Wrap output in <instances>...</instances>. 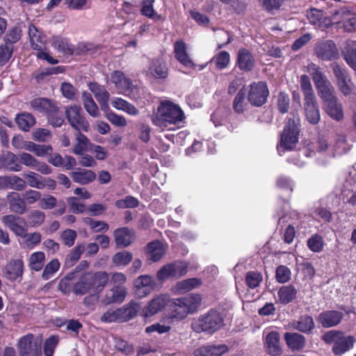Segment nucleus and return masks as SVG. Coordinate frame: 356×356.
Segmentation results:
<instances>
[{"instance_id":"2eb2a0df","label":"nucleus","mask_w":356,"mask_h":356,"mask_svg":"<svg viewBox=\"0 0 356 356\" xmlns=\"http://www.w3.org/2000/svg\"><path fill=\"white\" fill-rule=\"evenodd\" d=\"M19 156L21 165L23 164L26 167L33 168L42 175H49L51 173L52 170L47 163L40 162L33 155L23 152L19 154Z\"/></svg>"},{"instance_id":"39448f33","label":"nucleus","mask_w":356,"mask_h":356,"mask_svg":"<svg viewBox=\"0 0 356 356\" xmlns=\"http://www.w3.org/2000/svg\"><path fill=\"white\" fill-rule=\"evenodd\" d=\"M223 325V318L219 312L211 310L204 316L195 320L191 325L196 332H206L212 334Z\"/></svg>"},{"instance_id":"5fc2aeb1","label":"nucleus","mask_w":356,"mask_h":356,"mask_svg":"<svg viewBox=\"0 0 356 356\" xmlns=\"http://www.w3.org/2000/svg\"><path fill=\"white\" fill-rule=\"evenodd\" d=\"M132 254L128 251L115 253L112 257V262L117 266H125L132 260Z\"/></svg>"},{"instance_id":"bf43d9fd","label":"nucleus","mask_w":356,"mask_h":356,"mask_svg":"<svg viewBox=\"0 0 356 356\" xmlns=\"http://www.w3.org/2000/svg\"><path fill=\"white\" fill-rule=\"evenodd\" d=\"M247 106L245 101V91L240 90L235 97L233 102L234 111L238 113H243Z\"/></svg>"},{"instance_id":"4468645a","label":"nucleus","mask_w":356,"mask_h":356,"mask_svg":"<svg viewBox=\"0 0 356 356\" xmlns=\"http://www.w3.org/2000/svg\"><path fill=\"white\" fill-rule=\"evenodd\" d=\"M111 82L115 85L119 93L130 95L133 90V83L121 71H114L111 74Z\"/></svg>"},{"instance_id":"ea45409f","label":"nucleus","mask_w":356,"mask_h":356,"mask_svg":"<svg viewBox=\"0 0 356 356\" xmlns=\"http://www.w3.org/2000/svg\"><path fill=\"white\" fill-rule=\"evenodd\" d=\"M184 303L185 302H184L182 298L174 299L171 302L170 307L172 312L173 313V317L183 319L187 316L188 314H190L186 306H185Z\"/></svg>"},{"instance_id":"f257e3e1","label":"nucleus","mask_w":356,"mask_h":356,"mask_svg":"<svg viewBox=\"0 0 356 356\" xmlns=\"http://www.w3.org/2000/svg\"><path fill=\"white\" fill-rule=\"evenodd\" d=\"M184 119V113L181 108L166 101L161 103L158 108L156 118L153 120V122L161 128L174 129L172 126L179 127Z\"/></svg>"},{"instance_id":"7ed1b4c3","label":"nucleus","mask_w":356,"mask_h":356,"mask_svg":"<svg viewBox=\"0 0 356 356\" xmlns=\"http://www.w3.org/2000/svg\"><path fill=\"white\" fill-rule=\"evenodd\" d=\"M322 339L327 344H333L332 351L335 355H341L350 350L355 342L353 336L345 335L339 330H330L325 332Z\"/></svg>"},{"instance_id":"49530a36","label":"nucleus","mask_w":356,"mask_h":356,"mask_svg":"<svg viewBox=\"0 0 356 356\" xmlns=\"http://www.w3.org/2000/svg\"><path fill=\"white\" fill-rule=\"evenodd\" d=\"M51 45L59 52L65 55H72L74 52L72 45L66 39L54 37L51 40Z\"/></svg>"},{"instance_id":"0e129e2a","label":"nucleus","mask_w":356,"mask_h":356,"mask_svg":"<svg viewBox=\"0 0 356 356\" xmlns=\"http://www.w3.org/2000/svg\"><path fill=\"white\" fill-rule=\"evenodd\" d=\"M26 184L25 180L17 175L8 176V188L16 191H23L25 189Z\"/></svg>"},{"instance_id":"9b49d317","label":"nucleus","mask_w":356,"mask_h":356,"mask_svg":"<svg viewBox=\"0 0 356 356\" xmlns=\"http://www.w3.org/2000/svg\"><path fill=\"white\" fill-rule=\"evenodd\" d=\"M268 95V90L265 82L253 83L250 86L248 101L254 106H260L264 104Z\"/></svg>"},{"instance_id":"58836bf2","label":"nucleus","mask_w":356,"mask_h":356,"mask_svg":"<svg viewBox=\"0 0 356 356\" xmlns=\"http://www.w3.org/2000/svg\"><path fill=\"white\" fill-rule=\"evenodd\" d=\"M297 295V290L292 285L282 286L278 291L277 296L279 302L286 305L293 300Z\"/></svg>"},{"instance_id":"393cba45","label":"nucleus","mask_w":356,"mask_h":356,"mask_svg":"<svg viewBox=\"0 0 356 356\" xmlns=\"http://www.w3.org/2000/svg\"><path fill=\"white\" fill-rule=\"evenodd\" d=\"M228 350L225 344L208 345L200 347L194 351L195 356H221Z\"/></svg>"},{"instance_id":"0eeeda50","label":"nucleus","mask_w":356,"mask_h":356,"mask_svg":"<svg viewBox=\"0 0 356 356\" xmlns=\"http://www.w3.org/2000/svg\"><path fill=\"white\" fill-rule=\"evenodd\" d=\"M323 100L325 112L332 120L340 122L344 118V112L341 103L334 93V90L320 97Z\"/></svg>"},{"instance_id":"423d86ee","label":"nucleus","mask_w":356,"mask_h":356,"mask_svg":"<svg viewBox=\"0 0 356 356\" xmlns=\"http://www.w3.org/2000/svg\"><path fill=\"white\" fill-rule=\"evenodd\" d=\"M42 338L28 334L22 337L17 343L19 356H42L41 350Z\"/></svg>"},{"instance_id":"6e6d98bb","label":"nucleus","mask_w":356,"mask_h":356,"mask_svg":"<svg viewBox=\"0 0 356 356\" xmlns=\"http://www.w3.org/2000/svg\"><path fill=\"white\" fill-rule=\"evenodd\" d=\"M300 84L304 95V99L315 97L311 81L308 76L305 74L301 75Z\"/></svg>"},{"instance_id":"338daca9","label":"nucleus","mask_w":356,"mask_h":356,"mask_svg":"<svg viewBox=\"0 0 356 356\" xmlns=\"http://www.w3.org/2000/svg\"><path fill=\"white\" fill-rule=\"evenodd\" d=\"M115 347L119 351L124 353L127 356L132 355L134 352V346L126 341L118 338L115 339Z\"/></svg>"},{"instance_id":"052dcab7","label":"nucleus","mask_w":356,"mask_h":356,"mask_svg":"<svg viewBox=\"0 0 356 356\" xmlns=\"http://www.w3.org/2000/svg\"><path fill=\"white\" fill-rule=\"evenodd\" d=\"M60 268V263L58 259H54L49 261L46 266L42 274V277L47 280L50 279L53 275L58 271Z\"/></svg>"},{"instance_id":"e433bc0d","label":"nucleus","mask_w":356,"mask_h":356,"mask_svg":"<svg viewBox=\"0 0 356 356\" xmlns=\"http://www.w3.org/2000/svg\"><path fill=\"white\" fill-rule=\"evenodd\" d=\"M126 291L124 289L115 286L113 287L110 292L107 293L103 298V302L108 305L113 302H122L126 296Z\"/></svg>"},{"instance_id":"a211bd4d","label":"nucleus","mask_w":356,"mask_h":356,"mask_svg":"<svg viewBox=\"0 0 356 356\" xmlns=\"http://www.w3.org/2000/svg\"><path fill=\"white\" fill-rule=\"evenodd\" d=\"M3 272L6 278L15 281L22 276L24 273V261L22 259H11L4 266Z\"/></svg>"},{"instance_id":"680f3d73","label":"nucleus","mask_w":356,"mask_h":356,"mask_svg":"<svg viewBox=\"0 0 356 356\" xmlns=\"http://www.w3.org/2000/svg\"><path fill=\"white\" fill-rule=\"evenodd\" d=\"M108 108L106 111H107L106 113V118L111 124L120 127H124L127 126V122L124 116L118 115L117 113L111 111H108Z\"/></svg>"},{"instance_id":"f03ea898","label":"nucleus","mask_w":356,"mask_h":356,"mask_svg":"<svg viewBox=\"0 0 356 356\" xmlns=\"http://www.w3.org/2000/svg\"><path fill=\"white\" fill-rule=\"evenodd\" d=\"M140 309L139 304L131 302L121 307L109 308L100 317L105 323H124L134 318Z\"/></svg>"},{"instance_id":"4c0bfd02","label":"nucleus","mask_w":356,"mask_h":356,"mask_svg":"<svg viewBox=\"0 0 356 356\" xmlns=\"http://www.w3.org/2000/svg\"><path fill=\"white\" fill-rule=\"evenodd\" d=\"M111 105L117 110L122 111L130 115H137L139 113L138 109L127 101L115 97L111 101Z\"/></svg>"},{"instance_id":"a18cd8bd","label":"nucleus","mask_w":356,"mask_h":356,"mask_svg":"<svg viewBox=\"0 0 356 356\" xmlns=\"http://www.w3.org/2000/svg\"><path fill=\"white\" fill-rule=\"evenodd\" d=\"M45 255L44 252L38 251L32 253L29 259V266L31 270L39 271L44 266Z\"/></svg>"},{"instance_id":"774afa93","label":"nucleus","mask_w":356,"mask_h":356,"mask_svg":"<svg viewBox=\"0 0 356 356\" xmlns=\"http://www.w3.org/2000/svg\"><path fill=\"white\" fill-rule=\"evenodd\" d=\"M58 343V337L51 336L46 339L44 344V353L45 356H53L54 350Z\"/></svg>"},{"instance_id":"6ab92c4d","label":"nucleus","mask_w":356,"mask_h":356,"mask_svg":"<svg viewBox=\"0 0 356 356\" xmlns=\"http://www.w3.org/2000/svg\"><path fill=\"white\" fill-rule=\"evenodd\" d=\"M136 292L140 297H145L149 294L156 287L154 279L149 275H140L135 280Z\"/></svg>"},{"instance_id":"bb28decb","label":"nucleus","mask_w":356,"mask_h":356,"mask_svg":"<svg viewBox=\"0 0 356 356\" xmlns=\"http://www.w3.org/2000/svg\"><path fill=\"white\" fill-rule=\"evenodd\" d=\"M91 276L90 273H86L83 274L79 280L74 284L72 291L76 295H84L88 293H93L92 286Z\"/></svg>"},{"instance_id":"c9c22d12","label":"nucleus","mask_w":356,"mask_h":356,"mask_svg":"<svg viewBox=\"0 0 356 356\" xmlns=\"http://www.w3.org/2000/svg\"><path fill=\"white\" fill-rule=\"evenodd\" d=\"M284 339L287 346L292 350H299L305 345V338L298 333L286 332Z\"/></svg>"},{"instance_id":"c85d7f7f","label":"nucleus","mask_w":356,"mask_h":356,"mask_svg":"<svg viewBox=\"0 0 356 356\" xmlns=\"http://www.w3.org/2000/svg\"><path fill=\"white\" fill-rule=\"evenodd\" d=\"M115 241L118 246L127 247L134 239V232L127 227H122L115 230Z\"/></svg>"},{"instance_id":"cd10ccee","label":"nucleus","mask_w":356,"mask_h":356,"mask_svg":"<svg viewBox=\"0 0 356 356\" xmlns=\"http://www.w3.org/2000/svg\"><path fill=\"white\" fill-rule=\"evenodd\" d=\"M1 166L12 172H19L22 166L19 161V156L12 152H8L0 157Z\"/></svg>"},{"instance_id":"864d4df0","label":"nucleus","mask_w":356,"mask_h":356,"mask_svg":"<svg viewBox=\"0 0 356 356\" xmlns=\"http://www.w3.org/2000/svg\"><path fill=\"white\" fill-rule=\"evenodd\" d=\"M263 281V276L258 271H250L245 275V284L250 289H256Z\"/></svg>"},{"instance_id":"b1692460","label":"nucleus","mask_w":356,"mask_h":356,"mask_svg":"<svg viewBox=\"0 0 356 356\" xmlns=\"http://www.w3.org/2000/svg\"><path fill=\"white\" fill-rule=\"evenodd\" d=\"M147 74L155 79H165L168 75V68L161 60H153L148 67Z\"/></svg>"},{"instance_id":"9d476101","label":"nucleus","mask_w":356,"mask_h":356,"mask_svg":"<svg viewBox=\"0 0 356 356\" xmlns=\"http://www.w3.org/2000/svg\"><path fill=\"white\" fill-rule=\"evenodd\" d=\"M65 116L70 125L76 130L88 131L89 123L82 114L79 106H70L65 108Z\"/></svg>"},{"instance_id":"f704fd0d","label":"nucleus","mask_w":356,"mask_h":356,"mask_svg":"<svg viewBox=\"0 0 356 356\" xmlns=\"http://www.w3.org/2000/svg\"><path fill=\"white\" fill-rule=\"evenodd\" d=\"M74 181L80 184H88L95 179L96 174L90 170L79 169L71 173Z\"/></svg>"},{"instance_id":"a878e982","label":"nucleus","mask_w":356,"mask_h":356,"mask_svg":"<svg viewBox=\"0 0 356 356\" xmlns=\"http://www.w3.org/2000/svg\"><path fill=\"white\" fill-rule=\"evenodd\" d=\"M175 58L185 67L191 68L194 67L192 60L186 52V44L181 40L177 41L174 44Z\"/></svg>"},{"instance_id":"5701e85b","label":"nucleus","mask_w":356,"mask_h":356,"mask_svg":"<svg viewBox=\"0 0 356 356\" xmlns=\"http://www.w3.org/2000/svg\"><path fill=\"white\" fill-rule=\"evenodd\" d=\"M304 101L307 119L311 124H317L320 120V112L316 97L304 99Z\"/></svg>"},{"instance_id":"de8ad7c7","label":"nucleus","mask_w":356,"mask_h":356,"mask_svg":"<svg viewBox=\"0 0 356 356\" xmlns=\"http://www.w3.org/2000/svg\"><path fill=\"white\" fill-rule=\"evenodd\" d=\"M86 249L83 244L77 245L72 252L67 255L65 261V266L67 268H70L74 265V264L80 259L81 255L83 254Z\"/></svg>"},{"instance_id":"ddd939ff","label":"nucleus","mask_w":356,"mask_h":356,"mask_svg":"<svg viewBox=\"0 0 356 356\" xmlns=\"http://www.w3.org/2000/svg\"><path fill=\"white\" fill-rule=\"evenodd\" d=\"M318 58L323 60H332L339 57V52L335 44L332 40L318 42L314 48Z\"/></svg>"},{"instance_id":"e2e57ef3","label":"nucleus","mask_w":356,"mask_h":356,"mask_svg":"<svg viewBox=\"0 0 356 356\" xmlns=\"http://www.w3.org/2000/svg\"><path fill=\"white\" fill-rule=\"evenodd\" d=\"M44 213L38 210L32 211L28 216L29 223L31 227L42 225L44 221Z\"/></svg>"},{"instance_id":"4be33fe9","label":"nucleus","mask_w":356,"mask_h":356,"mask_svg":"<svg viewBox=\"0 0 356 356\" xmlns=\"http://www.w3.org/2000/svg\"><path fill=\"white\" fill-rule=\"evenodd\" d=\"M264 345L266 352L270 355L277 356L282 353L280 335L277 332H271L267 334Z\"/></svg>"},{"instance_id":"c756f323","label":"nucleus","mask_w":356,"mask_h":356,"mask_svg":"<svg viewBox=\"0 0 356 356\" xmlns=\"http://www.w3.org/2000/svg\"><path fill=\"white\" fill-rule=\"evenodd\" d=\"M254 63V59L249 50L246 49H239L237 56V65L241 70H252Z\"/></svg>"},{"instance_id":"2f4dec72","label":"nucleus","mask_w":356,"mask_h":356,"mask_svg":"<svg viewBox=\"0 0 356 356\" xmlns=\"http://www.w3.org/2000/svg\"><path fill=\"white\" fill-rule=\"evenodd\" d=\"M8 202L10 209L12 211L23 214L26 211V207L24 198L15 192H10L7 195Z\"/></svg>"},{"instance_id":"dca6fc26","label":"nucleus","mask_w":356,"mask_h":356,"mask_svg":"<svg viewBox=\"0 0 356 356\" xmlns=\"http://www.w3.org/2000/svg\"><path fill=\"white\" fill-rule=\"evenodd\" d=\"M309 22L318 29H326L332 24V19L320 10L312 8L307 11Z\"/></svg>"},{"instance_id":"09e8293b","label":"nucleus","mask_w":356,"mask_h":356,"mask_svg":"<svg viewBox=\"0 0 356 356\" xmlns=\"http://www.w3.org/2000/svg\"><path fill=\"white\" fill-rule=\"evenodd\" d=\"M15 120L19 128L23 131H29L35 124V119L30 113L19 114L16 116Z\"/></svg>"},{"instance_id":"412c9836","label":"nucleus","mask_w":356,"mask_h":356,"mask_svg":"<svg viewBox=\"0 0 356 356\" xmlns=\"http://www.w3.org/2000/svg\"><path fill=\"white\" fill-rule=\"evenodd\" d=\"M88 87L99 102L102 110L106 111L108 108V100L110 97L108 92L104 86H99L97 83H90Z\"/></svg>"},{"instance_id":"f8f14e48","label":"nucleus","mask_w":356,"mask_h":356,"mask_svg":"<svg viewBox=\"0 0 356 356\" xmlns=\"http://www.w3.org/2000/svg\"><path fill=\"white\" fill-rule=\"evenodd\" d=\"M170 302L166 294L155 296L143 309L142 316L145 318L153 316L160 312Z\"/></svg>"},{"instance_id":"f3484780","label":"nucleus","mask_w":356,"mask_h":356,"mask_svg":"<svg viewBox=\"0 0 356 356\" xmlns=\"http://www.w3.org/2000/svg\"><path fill=\"white\" fill-rule=\"evenodd\" d=\"M1 222L3 225L12 232H13L17 236L24 234L25 230V221L23 218L16 216L14 214L6 215L2 217Z\"/></svg>"},{"instance_id":"aec40b11","label":"nucleus","mask_w":356,"mask_h":356,"mask_svg":"<svg viewBox=\"0 0 356 356\" xmlns=\"http://www.w3.org/2000/svg\"><path fill=\"white\" fill-rule=\"evenodd\" d=\"M342 312L335 310H329L321 312L318 318L317 321L323 327H334L340 323L343 318Z\"/></svg>"},{"instance_id":"1a4fd4ad","label":"nucleus","mask_w":356,"mask_h":356,"mask_svg":"<svg viewBox=\"0 0 356 356\" xmlns=\"http://www.w3.org/2000/svg\"><path fill=\"white\" fill-rule=\"evenodd\" d=\"M188 271V264L182 261H176L173 263L163 266L157 272V278L160 281L168 278L178 279L186 274Z\"/></svg>"},{"instance_id":"79ce46f5","label":"nucleus","mask_w":356,"mask_h":356,"mask_svg":"<svg viewBox=\"0 0 356 356\" xmlns=\"http://www.w3.org/2000/svg\"><path fill=\"white\" fill-rule=\"evenodd\" d=\"M294 329L298 330L302 332H309L314 327V322L313 318L309 316H301L298 321H294L292 323Z\"/></svg>"},{"instance_id":"603ef678","label":"nucleus","mask_w":356,"mask_h":356,"mask_svg":"<svg viewBox=\"0 0 356 356\" xmlns=\"http://www.w3.org/2000/svg\"><path fill=\"white\" fill-rule=\"evenodd\" d=\"M24 177L27 181V184L30 187L37 189H43L42 182V177L41 175L33 171H27L24 174Z\"/></svg>"},{"instance_id":"37998d69","label":"nucleus","mask_w":356,"mask_h":356,"mask_svg":"<svg viewBox=\"0 0 356 356\" xmlns=\"http://www.w3.org/2000/svg\"><path fill=\"white\" fill-rule=\"evenodd\" d=\"M202 284L201 280L198 278H189L177 283L176 290L179 293H185L197 288Z\"/></svg>"},{"instance_id":"8fccbe9b","label":"nucleus","mask_w":356,"mask_h":356,"mask_svg":"<svg viewBox=\"0 0 356 356\" xmlns=\"http://www.w3.org/2000/svg\"><path fill=\"white\" fill-rule=\"evenodd\" d=\"M26 231V229H25L24 234L19 236L24 239V245L32 249L41 242L42 236L39 232L27 233Z\"/></svg>"},{"instance_id":"a19ab883","label":"nucleus","mask_w":356,"mask_h":356,"mask_svg":"<svg viewBox=\"0 0 356 356\" xmlns=\"http://www.w3.org/2000/svg\"><path fill=\"white\" fill-rule=\"evenodd\" d=\"M82 102L87 113L93 118H97L100 115L97 105L93 100L89 92H84L82 95Z\"/></svg>"},{"instance_id":"7c9ffc66","label":"nucleus","mask_w":356,"mask_h":356,"mask_svg":"<svg viewBox=\"0 0 356 356\" xmlns=\"http://www.w3.org/2000/svg\"><path fill=\"white\" fill-rule=\"evenodd\" d=\"M91 276L90 280L93 288V293L101 292L106 286L109 280L108 274L105 271L96 273L88 272Z\"/></svg>"},{"instance_id":"13d9d810","label":"nucleus","mask_w":356,"mask_h":356,"mask_svg":"<svg viewBox=\"0 0 356 356\" xmlns=\"http://www.w3.org/2000/svg\"><path fill=\"white\" fill-rule=\"evenodd\" d=\"M229 61V54L225 51L219 52L211 60V62L214 63L216 67L218 70H223L226 68L228 66Z\"/></svg>"},{"instance_id":"473e14b6","label":"nucleus","mask_w":356,"mask_h":356,"mask_svg":"<svg viewBox=\"0 0 356 356\" xmlns=\"http://www.w3.org/2000/svg\"><path fill=\"white\" fill-rule=\"evenodd\" d=\"M166 252V246L159 241L149 243L147 245L149 258L153 261L160 260Z\"/></svg>"},{"instance_id":"3c124183","label":"nucleus","mask_w":356,"mask_h":356,"mask_svg":"<svg viewBox=\"0 0 356 356\" xmlns=\"http://www.w3.org/2000/svg\"><path fill=\"white\" fill-rule=\"evenodd\" d=\"M184 305L186 306L190 314L195 312L200 307L202 298L199 294H190L182 298Z\"/></svg>"},{"instance_id":"c03bdc74","label":"nucleus","mask_w":356,"mask_h":356,"mask_svg":"<svg viewBox=\"0 0 356 356\" xmlns=\"http://www.w3.org/2000/svg\"><path fill=\"white\" fill-rule=\"evenodd\" d=\"M76 144L74 147L73 153L76 155H82L92 146L88 138L80 132L76 134Z\"/></svg>"},{"instance_id":"72a5a7b5","label":"nucleus","mask_w":356,"mask_h":356,"mask_svg":"<svg viewBox=\"0 0 356 356\" xmlns=\"http://www.w3.org/2000/svg\"><path fill=\"white\" fill-rule=\"evenodd\" d=\"M29 35L31 47L36 50L42 49L43 44L46 42V36L33 24L29 27Z\"/></svg>"},{"instance_id":"20e7f679","label":"nucleus","mask_w":356,"mask_h":356,"mask_svg":"<svg viewBox=\"0 0 356 356\" xmlns=\"http://www.w3.org/2000/svg\"><path fill=\"white\" fill-rule=\"evenodd\" d=\"M298 118H289L281 135L280 143L277 147L279 154L282 155L286 150L293 149L298 141Z\"/></svg>"},{"instance_id":"4d7b16f0","label":"nucleus","mask_w":356,"mask_h":356,"mask_svg":"<svg viewBox=\"0 0 356 356\" xmlns=\"http://www.w3.org/2000/svg\"><path fill=\"white\" fill-rule=\"evenodd\" d=\"M154 2V0H143L141 13L143 15L149 18H152L155 20H160L162 19V17L161 15L155 13L153 8Z\"/></svg>"},{"instance_id":"69168bd1","label":"nucleus","mask_w":356,"mask_h":356,"mask_svg":"<svg viewBox=\"0 0 356 356\" xmlns=\"http://www.w3.org/2000/svg\"><path fill=\"white\" fill-rule=\"evenodd\" d=\"M22 36V30L19 26H15L8 31L4 38L6 44H13L19 41Z\"/></svg>"},{"instance_id":"6e6552de","label":"nucleus","mask_w":356,"mask_h":356,"mask_svg":"<svg viewBox=\"0 0 356 356\" xmlns=\"http://www.w3.org/2000/svg\"><path fill=\"white\" fill-rule=\"evenodd\" d=\"M307 72L312 76L320 97L334 90L330 81L322 73L317 65L309 63L307 66Z\"/></svg>"}]
</instances>
